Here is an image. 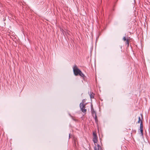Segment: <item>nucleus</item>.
I'll return each instance as SVG.
<instances>
[{"instance_id":"15","label":"nucleus","mask_w":150,"mask_h":150,"mask_svg":"<svg viewBox=\"0 0 150 150\" xmlns=\"http://www.w3.org/2000/svg\"><path fill=\"white\" fill-rule=\"evenodd\" d=\"M140 122H141L140 121L138 120V122H137V123H139Z\"/></svg>"},{"instance_id":"16","label":"nucleus","mask_w":150,"mask_h":150,"mask_svg":"<svg viewBox=\"0 0 150 150\" xmlns=\"http://www.w3.org/2000/svg\"><path fill=\"white\" fill-rule=\"evenodd\" d=\"M135 1H135V0H134V3H135Z\"/></svg>"},{"instance_id":"10","label":"nucleus","mask_w":150,"mask_h":150,"mask_svg":"<svg viewBox=\"0 0 150 150\" xmlns=\"http://www.w3.org/2000/svg\"><path fill=\"white\" fill-rule=\"evenodd\" d=\"M93 137H97L96 133L94 132H93Z\"/></svg>"},{"instance_id":"14","label":"nucleus","mask_w":150,"mask_h":150,"mask_svg":"<svg viewBox=\"0 0 150 150\" xmlns=\"http://www.w3.org/2000/svg\"><path fill=\"white\" fill-rule=\"evenodd\" d=\"M94 150H98L96 147H94Z\"/></svg>"},{"instance_id":"5","label":"nucleus","mask_w":150,"mask_h":150,"mask_svg":"<svg viewBox=\"0 0 150 150\" xmlns=\"http://www.w3.org/2000/svg\"><path fill=\"white\" fill-rule=\"evenodd\" d=\"M140 130V132H141V134L142 135H143V123L142 121L141 122V123L140 124V129H139V131Z\"/></svg>"},{"instance_id":"13","label":"nucleus","mask_w":150,"mask_h":150,"mask_svg":"<svg viewBox=\"0 0 150 150\" xmlns=\"http://www.w3.org/2000/svg\"><path fill=\"white\" fill-rule=\"evenodd\" d=\"M138 119H139L138 120L140 121L141 122L142 121H141V118L140 117H139Z\"/></svg>"},{"instance_id":"17","label":"nucleus","mask_w":150,"mask_h":150,"mask_svg":"<svg viewBox=\"0 0 150 150\" xmlns=\"http://www.w3.org/2000/svg\"><path fill=\"white\" fill-rule=\"evenodd\" d=\"M141 116H142H142H142V114H141Z\"/></svg>"},{"instance_id":"8","label":"nucleus","mask_w":150,"mask_h":150,"mask_svg":"<svg viewBox=\"0 0 150 150\" xmlns=\"http://www.w3.org/2000/svg\"><path fill=\"white\" fill-rule=\"evenodd\" d=\"M98 149H97L98 150H103V149L99 145V144L98 145Z\"/></svg>"},{"instance_id":"2","label":"nucleus","mask_w":150,"mask_h":150,"mask_svg":"<svg viewBox=\"0 0 150 150\" xmlns=\"http://www.w3.org/2000/svg\"><path fill=\"white\" fill-rule=\"evenodd\" d=\"M91 113L93 117L94 118L96 122H97L98 121L97 117L96 115V112L94 110L93 105H91Z\"/></svg>"},{"instance_id":"6","label":"nucleus","mask_w":150,"mask_h":150,"mask_svg":"<svg viewBox=\"0 0 150 150\" xmlns=\"http://www.w3.org/2000/svg\"><path fill=\"white\" fill-rule=\"evenodd\" d=\"M97 137H93V141L94 143H96L97 142Z\"/></svg>"},{"instance_id":"1","label":"nucleus","mask_w":150,"mask_h":150,"mask_svg":"<svg viewBox=\"0 0 150 150\" xmlns=\"http://www.w3.org/2000/svg\"><path fill=\"white\" fill-rule=\"evenodd\" d=\"M73 70L74 74L76 76L79 75L81 70L79 69L77 67V66L75 65L73 67Z\"/></svg>"},{"instance_id":"18","label":"nucleus","mask_w":150,"mask_h":150,"mask_svg":"<svg viewBox=\"0 0 150 150\" xmlns=\"http://www.w3.org/2000/svg\"><path fill=\"white\" fill-rule=\"evenodd\" d=\"M147 1L149 3V2H148V1Z\"/></svg>"},{"instance_id":"7","label":"nucleus","mask_w":150,"mask_h":150,"mask_svg":"<svg viewBox=\"0 0 150 150\" xmlns=\"http://www.w3.org/2000/svg\"><path fill=\"white\" fill-rule=\"evenodd\" d=\"M79 75L83 77V79H84V78L85 77L84 75L82 72L81 71L80 72Z\"/></svg>"},{"instance_id":"12","label":"nucleus","mask_w":150,"mask_h":150,"mask_svg":"<svg viewBox=\"0 0 150 150\" xmlns=\"http://www.w3.org/2000/svg\"><path fill=\"white\" fill-rule=\"evenodd\" d=\"M71 117H72V119L74 121H76V120L74 118V117H73V116H71Z\"/></svg>"},{"instance_id":"19","label":"nucleus","mask_w":150,"mask_h":150,"mask_svg":"<svg viewBox=\"0 0 150 150\" xmlns=\"http://www.w3.org/2000/svg\"><path fill=\"white\" fill-rule=\"evenodd\" d=\"M146 4H148V3H146Z\"/></svg>"},{"instance_id":"4","label":"nucleus","mask_w":150,"mask_h":150,"mask_svg":"<svg viewBox=\"0 0 150 150\" xmlns=\"http://www.w3.org/2000/svg\"><path fill=\"white\" fill-rule=\"evenodd\" d=\"M86 104H84L83 103H81L80 104L79 106L81 110L83 113H86L87 110L85 109Z\"/></svg>"},{"instance_id":"9","label":"nucleus","mask_w":150,"mask_h":150,"mask_svg":"<svg viewBox=\"0 0 150 150\" xmlns=\"http://www.w3.org/2000/svg\"><path fill=\"white\" fill-rule=\"evenodd\" d=\"M90 96L91 98H94V94L93 92L91 93Z\"/></svg>"},{"instance_id":"3","label":"nucleus","mask_w":150,"mask_h":150,"mask_svg":"<svg viewBox=\"0 0 150 150\" xmlns=\"http://www.w3.org/2000/svg\"><path fill=\"white\" fill-rule=\"evenodd\" d=\"M131 39V38L129 37H124L123 38V40L125 42L126 45H127L128 47L129 46V42Z\"/></svg>"},{"instance_id":"11","label":"nucleus","mask_w":150,"mask_h":150,"mask_svg":"<svg viewBox=\"0 0 150 150\" xmlns=\"http://www.w3.org/2000/svg\"><path fill=\"white\" fill-rule=\"evenodd\" d=\"M86 99H83L82 100V102L81 103H83H83L85 102L86 101Z\"/></svg>"}]
</instances>
